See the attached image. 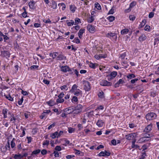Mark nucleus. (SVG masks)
Returning <instances> with one entry per match:
<instances>
[{
	"instance_id": "1",
	"label": "nucleus",
	"mask_w": 159,
	"mask_h": 159,
	"mask_svg": "<svg viewBox=\"0 0 159 159\" xmlns=\"http://www.w3.org/2000/svg\"><path fill=\"white\" fill-rule=\"evenodd\" d=\"M83 84L84 89L86 91H89L90 90V84L89 81L86 80L83 81Z\"/></svg>"
},
{
	"instance_id": "2",
	"label": "nucleus",
	"mask_w": 159,
	"mask_h": 159,
	"mask_svg": "<svg viewBox=\"0 0 159 159\" xmlns=\"http://www.w3.org/2000/svg\"><path fill=\"white\" fill-rule=\"evenodd\" d=\"M100 85L103 86H110L112 85V83L111 82H108L107 80H103L100 81Z\"/></svg>"
},
{
	"instance_id": "3",
	"label": "nucleus",
	"mask_w": 159,
	"mask_h": 159,
	"mask_svg": "<svg viewBox=\"0 0 159 159\" xmlns=\"http://www.w3.org/2000/svg\"><path fill=\"white\" fill-rule=\"evenodd\" d=\"M156 116V115L154 112L148 113L146 116L147 120H150L154 118Z\"/></svg>"
},
{
	"instance_id": "4",
	"label": "nucleus",
	"mask_w": 159,
	"mask_h": 159,
	"mask_svg": "<svg viewBox=\"0 0 159 159\" xmlns=\"http://www.w3.org/2000/svg\"><path fill=\"white\" fill-rule=\"evenodd\" d=\"M117 72L116 71H113L111 72L110 74L107 75V80L109 81L111 80L112 79H114L117 75Z\"/></svg>"
},
{
	"instance_id": "5",
	"label": "nucleus",
	"mask_w": 159,
	"mask_h": 159,
	"mask_svg": "<svg viewBox=\"0 0 159 159\" xmlns=\"http://www.w3.org/2000/svg\"><path fill=\"white\" fill-rule=\"evenodd\" d=\"M136 136V134L135 133H133L126 135L125 136V138L127 140H133L134 138H135Z\"/></svg>"
},
{
	"instance_id": "6",
	"label": "nucleus",
	"mask_w": 159,
	"mask_h": 159,
	"mask_svg": "<svg viewBox=\"0 0 159 159\" xmlns=\"http://www.w3.org/2000/svg\"><path fill=\"white\" fill-rule=\"evenodd\" d=\"M87 28L89 32L91 33H94L95 31V27L91 25H88L87 26Z\"/></svg>"
},
{
	"instance_id": "7",
	"label": "nucleus",
	"mask_w": 159,
	"mask_h": 159,
	"mask_svg": "<svg viewBox=\"0 0 159 159\" xmlns=\"http://www.w3.org/2000/svg\"><path fill=\"white\" fill-rule=\"evenodd\" d=\"M1 55L2 57H6L7 58H8L10 57V53L8 51H2L1 52Z\"/></svg>"
},
{
	"instance_id": "8",
	"label": "nucleus",
	"mask_w": 159,
	"mask_h": 159,
	"mask_svg": "<svg viewBox=\"0 0 159 159\" xmlns=\"http://www.w3.org/2000/svg\"><path fill=\"white\" fill-rule=\"evenodd\" d=\"M106 36L107 37L111 38V37L114 39H117V35L115 33H109L106 34Z\"/></svg>"
},
{
	"instance_id": "9",
	"label": "nucleus",
	"mask_w": 159,
	"mask_h": 159,
	"mask_svg": "<svg viewBox=\"0 0 159 159\" xmlns=\"http://www.w3.org/2000/svg\"><path fill=\"white\" fill-rule=\"evenodd\" d=\"M74 107H70L68 108H66L65 109V112L67 114H70V113H73Z\"/></svg>"
},
{
	"instance_id": "10",
	"label": "nucleus",
	"mask_w": 159,
	"mask_h": 159,
	"mask_svg": "<svg viewBox=\"0 0 159 159\" xmlns=\"http://www.w3.org/2000/svg\"><path fill=\"white\" fill-rule=\"evenodd\" d=\"M61 69L62 71L65 72L67 71H71V70L67 66H62Z\"/></svg>"
},
{
	"instance_id": "11",
	"label": "nucleus",
	"mask_w": 159,
	"mask_h": 159,
	"mask_svg": "<svg viewBox=\"0 0 159 159\" xmlns=\"http://www.w3.org/2000/svg\"><path fill=\"white\" fill-rule=\"evenodd\" d=\"M152 125L151 124H150L145 127L144 132L147 133L149 132L152 130Z\"/></svg>"
},
{
	"instance_id": "12",
	"label": "nucleus",
	"mask_w": 159,
	"mask_h": 159,
	"mask_svg": "<svg viewBox=\"0 0 159 159\" xmlns=\"http://www.w3.org/2000/svg\"><path fill=\"white\" fill-rule=\"evenodd\" d=\"M35 2L34 1H30L28 3V5L30 8L31 9L34 10L35 9L34 5Z\"/></svg>"
},
{
	"instance_id": "13",
	"label": "nucleus",
	"mask_w": 159,
	"mask_h": 159,
	"mask_svg": "<svg viewBox=\"0 0 159 159\" xmlns=\"http://www.w3.org/2000/svg\"><path fill=\"white\" fill-rule=\"evenodd\" d=\"M150 137L146 136V135H145L144 137H142L139 139L137 141V143H143L145 142V138H149Z\"/></svg>"
},
{
	"instance_id": "14",
	"label": "nucleus",
	"mask_w": 159,
	"mask_h": 159,
	"mask_svg": "<svg viewBox=\"0 0 159 159\" xmlns=\"http://www.w3.org/2000/svg\"><path fill=\"white\" fill-rule=\"evenodd\" d=\"M85 29H81L79 31L78 33V35L79 38L80 39H81L82 37V34L84 33Z\"/></svg>"
},
{
	"instance_id": "15",
	"label": "nucleus",
	"mask_w": 159,
	"mask_h": 159,
	"mask_svg": "<svg viewBox=\"0 0 159 159\" xmlns=\"http://www.w3.org/2000/svg\"><path fill=\"white\" fill-rule=\"evenodd\" d=\"M147 39V37L145 34H142L141 36L139 37V40L140 42H143Z\"/></svg>"
},
{
	"instance_id": "16",
	"label": "nucleus",
	"mask_w": 159,
	"mask_h": 159,
	"mask_svg": "<svg viewBox=\"0 0 159 159\" xmlns=\"http://www.w3.org/2000/svg\"><path fill=\"white\" fill-rule=\"evenodd\" d=\"M66 58V57L64 56L62 54H59L57 56L56 59L57 60H65Z\"/></svg>"
},
{
	"instance_id": "17",
	"label": "nucleus",
	"mask_w": 159,
	"mask_h": 159,
	"mask_svg": "<svg viewBox=\"0 0 159 159\" xmlns=\"http://www.w3.org/2000/svg\"><path fill=\"white\" fill-rule=\"evenodd\" d=\"M96 124L99 127H101L103 125V122L102 120H99L97 121Z\"/></svg>"
},
{
	"instance_id": "18",
	"label": "nucleus",
	"mask_w": 159,
	"mask_h": 159,
	"mask_svg": "<svg viewBox=\"0 0 159 159\" xmlns=\"http://www.w3.org/2000/svg\"><path fill=\"white\" fill-rule=\"evenodd\" d=\"M124 82V81L122 79H120L118 82L115 84V87H119V85L120 84H122Z\"/></svg>"
},
{
	"instance_id": "19",
	"label": "nucleus",
	"mask_w": 159,
	"mask_h": 159,
	"mask_svg": "<svg viewBox=\"0 0 159 159\" xmlns=\"http://www.w3.org/2000/svg\"><path fill=\"white\" fill-rule=\"evenodd\" d=\"M121 65L124 67V68H127L128 66H129V65L128 64L127 62L125 61H121Z\"/></svg>"
},
{
	"instance_id": "20",
	"label": "nucleus",
	"mask_w": 159,
	"mask_h": 159,
	"mask_svg": "<svg viewBox=\"0 0 159 159\" xmlns=\"http://www.w3.org/2000/svg\"><path fill=\"white\" fill-rule=\"evenodd\" d=\"M129 31V29H123L121 31V34H127Z\"/></svg>"
},
{
	"instance_id": "21",
	"label": "nucleus",
	"mask_w": 159,
	"mask_h": 159,
	"mask_svg": "<svg viewBox=\"0 0 159 159\" xmlns=\"http://www.w3.org/2000/svg\"><path fill=\"white\" fill-rule=\"evenodd\" d=\"M76 8V7L74 5H71L70 6V10L73 13H74L75 12Z\"/></svg>"
},
{
	"instance_id": "22",
	"label": "nucleus",
	"mask_w": 159,
	"mask_h": 159,
	"mask_svg": "<svg viewBox=\"0 0 159 159\" xmlns=\"http://www.w3.org/2000/svg\"><path fill=\"white\" fill-rule=\"evenodd\" d=\"M58 55V53L57 52H54L53 53H50L49 54V56L52 57L53 59L55 58Z\"/></svg>"
},
{
	"instance_id": "23",
	"label": "nucleus",
	"mask_w": 159,
	"mask_h": 159,
	"mask_svg": "<svg viewBox=\"0 0 159 159\" xmlns=\"http://www.w3.org/2000/svg\"><path fill=\"white\" fill-rule=\"evenodd\" d=\"M51 7L53 9H56L57 7V3L55 1H52V2Z\"/></svg>"
},
{
	"instance_id": "24",
	"label": "nucleus",
	"mask_w": 159,
	"mask_h": 159,
	"mask_svg": "<svg viewBox=\"0 0 159 159\" xmlns=\"http://www.w3.org/2000/svg\"><path fill=\"white\" fill-rule=\"evenodd\" d=\"M83 106L81 104H79L75 107L76 109H77L80 112H82V110Z\"/></svg>"
},
{
	"instance_id": "25",
	"label": "nucleus",
	"mask_w": 159,
	"mask_h": 159,
	"mask_svg": "<svg viewBox=\"0 0 159 159\" xmlns=\"http://www.w3.org/2000/svg\"><path fill=\"white\" fill-rule=\"evenodd\" d=\"M79 91H76L75 92H74V95L77 96H79L80 95H81L82 94V91L80 90L79 89H78Z\"/></svg>"
},
{
	"instance_id": "26",
	"label": "nucleus",
	"mask_w": 159,
	"mask_h": 159,
	"mask_svg": "<svg viewBox=\"0 0 159 159\" xmlns=\"http://www.w3.org/2000/svg\"><path fill=\"white\" fill-rule=\"evenodd\" d=\"M47 103L50 106H52L55 105L54 102L53 100H51L47 102Z\"/></svg>"
},
{
	"instance_id": "27",
	"label": "nucleus",
	"mask_w": 159,
	"mask_h": 159,
	"mask_svg": "<svg viewBox=\"0 0 159 159\" xmlns=\"http://www.w3.org/2000/svg\"><path fill=\"white\" fill-rule=\"evenodd\" d=\"M126 56V54L125 52H124L123 53L120 54V56H119V59H120L121 61H123Z\"/></svg>"
},
{
	"instance_id": "28",
	"label": "nucleus",
	"mask_w": 159,
	"mask_h": 159,
	"mask_svg": "<svg viewBox=\"0 0 159 159\" xmlns=\"http://www.w3.org/2000/svg\"><path fill=\"white\" fill-rule=\"evenodd\" d=\"M146 23V20L144 19L143 20L142 22L139 25V27L140 28H142L143 27L144 25H145Z\"/></svg>"
},
{
	"instance_id": "29",
	"label": "nucleus",
	"mask_w": 159,
	"mask_h": 159,
	"mask_svg": "<svg viewBox=\"0 0 159 159\" xmlns=\"http://www.w3.org/2000/svg\"><path fill=\"white\" fill-rule=\"evenodd\" d=\"M89 66L90 67L94 69L96 66H98V65L97 64L91 62L89 64Z\"/></svg>"
},
{
	"instance_id": "30",
	"label": "nucleus",
	"mask_w": 159,
	"mask_h": 159,
	"mask_svg": "<svg viewBox=\"0 0 159 159\" xmlns=\"http://www.w3.org/2000/svg\"><path fill=\"white\" fill-rule=\"evenodd\" d=\"M58 132L57 131L51 134V137L52 139H55L57 137V135L58 134Z\"/></svg>"
},
{
	"instance_id": "31",
	"label": "nucleus",
	"mask_w": 159,
	"mask_h": 159,
	"mask_svg": "<svg viewBox=\"0 0 159 159\" xmlns=\"http://www.w3.org/2000/svg\"><path fill=\"white\" fill-rule=\"evenodd\" d=\"M78 101L77 98L75 96H73L72 99L71 101L73 103H75L77 102Z\"/></svg>"
},
{
	"instance_id": "32",
	"label": "nucleus",
	"mask_w": 159,
	"mask_h": 159,
	"mask_svg": "<svg viewBox=\"0 0 159 159\" xmlns=\"http://www.w3.org/2000/svg\"><path fill=\"white\" fill-rule=\"evenodd\" d=\"M14 158L15 159H21V158H22V157L20 154H15Z\"/></svg>"
},
{
	"instance_id": "33",
	"label": "nucleus",
	"mask_w": 159,
	"mask_h": 159,
	"mask_svg": "<svg viewBox=\"0 0 159 159\" xmlns=\"http://www.w3.org/2000/svg\"><path fill=\"white\" fill-rule=\"evenodd\" d=\"M95 7L98 10H101V7L100 5L98 2H96L95 3Z\"/></svg>"
},
{
	"instance_id": "34",
	"label": "nucleus",
	"mask_w": 159,
	"mask_h": 159,
	"mask_svg": "<svg viewBox=\"0 0 159 159\" xmlns=\"http://www.w3.org/2000/svg\"><path fill=\"white\" fill-rule=\"evenodd\" d=\"M107 18L110 22H112L115 20V17L113 16H111L108 17Z\"/></svg>"
},
{
	"instance_id": "35",
	"label": "nucleus",
	"mask_w": 159,
	"mask_h": 159,
	"mask_svg": "<svg viewBox=\"0 0 159 159\" xmlns=\"http://www.w3.org/2000/svg\"><path fill=\"white\" fill-rule=\"evenodd\" d=\"M135 77V76L134 74H129L127 76V77L129 79H131L132 78H134Z\"/></svg>"
},
{
	"instance_id": "36",
	"label": "nucleus",
	"mask_w": 159,
	"mask_h": 159,
	"mask_svg": "<svg viewBox=\"0 0 159 159\" xmlns=\"http://www.w3.org/2000/svg\"><path fill=\"white\" fill-rule=\"evenodd\" d=\"M73 114H78L80 113V112L77 109H76L75 107H73Z\"/></svg>"
},
{
	"instance_id": "37",
	"label": "nucleus",
	"mask_w": 159,
	"mask_h": 159,
	"mask_svg": "<svg viewBox=\"0 0 159 159\" xmlns=\"http://www.w3.org/2000/svg\"><path fill=\"white\" fill-rule=\"evenodd\" d=\"M94 19L93 16H91L87 19V21L89 23H92L94 20Z\"/></svg>"
},
{
	"instance_id": "38",
	"label": "nucleus",
	"mask_w": 159,
	"mask_h": 159,
	"mask_svg": "<svg viewBox=\"0 0 159 159\" xmlns=\"http://www.w3.org/2000/svg\"><path fill=\"white\" fill-rule=\"evenodd\" d=\"M40 152V149H39L36 150H35L33 151L32 152L31 155H33V154L36 155V154H38Z\"/></svg>"
},
{
	"instance_id": "39",
	"label": "nucleus",
	"mask_w": 159,
	"mask_h": 159,
	"mask_svg": "<svg viewBox=\"0 0 159 159\" xmlns=\"http://www.w3.org/2000/svg\"><path fill=\"white\" fill-rule=\"evenodd\" d=\"M4 96H5L7 99H8L10 101H12L13 100V98H12L10 95H4Z\"/></svg>"
},
{
	"instance_id": "40",
	"label": "nucleus",
	"mask_w": 159,
	"mask_h": 159,
	"mask_svg": "<svg viewBox=\"0 0 159 159\" xmlns=\"http://www.w3.org/2000/svg\"><path fill=\"white\" fill-rule=\"evenodd\" d=\"M98 96L100 98H103L104 97V95L103 92L102 91L101 92H99V93H98Z\"/></svg>"
},
{
	"instance_id": "41",
	"label": "nucleus",
	"mask_w": 159,
	"mask_h": 159,
	"mask_svg": "<svg viewBox=\"0 0 159 159\" xmlns=\"http://www.w3.org/2000/svg\"><path fill=\"white\" fill-rule=\"evenodd\" d=\"M70 22L67 23V24L68 26H70L73 25L74 24V22L73 20H71Z\"/></svg>"
},
{
	"instance_id": "42",
	"label": "nucleus",
	"mask_w": 159,
	"mask_h": 159,
	"mask_svg": "<svg viewBox=\"0 0 159 159\" xmlns=\"http://www.w3.org/2000/svg\"><path fill=\"white\" fill-rule=\"evenodd\" d=\"M131 147L133 148H134V149L138 148L139 150H141V149L140 148L139 146L137 144H134L133 145H132Z\"/></svg>"
},
{
	"instance_id": "43",
	"label": "nucleus",
	"mask_w": 159,
	"mask_h": 159,
	"mask_svg": "<svg viewBox=\"0 0 159 159\" xmlns=\"http://www.w3.org/2000/svg\"><path fill=\"white\" fill-rule=\"evenodd\" d=\"M60 89L61 90H67L68 89L67 86L66 85H64L61 86L60 87Z\"/></svg>"
},
{
	"instance_id": "44",
	"label": "nucleus",
	"mask_w": 159,
	"mask_h": 159,
	"mask_svg": "<svg viewBox=\"0 0 159 159\" xmlns=\"http://www.w3.org/2000/svg\"><path fill=\"white\" fill-rule=\"evenodd\" d=\"M73 42L76 43H80V41L78 38H75L73 40Z\"/></svg>"
},
{
	"instance_id": "45",
	"label": "nucleus",
	"mask_w": 159,
	"mask_h": 159,
	"mask_svg": "<svg viewBox=\"0 0 159 159\" xmlns=\"http://www.w3.org/2000/svg\"><path fill=\"white\" fill-rule=\"evenodd\" d=\"M75 25H77L79 23H80V20L79 18H76L75 19Z\"/></svg>"
},
{
	"instance_id": "46",
	"label": "nucleus",
	"mask_w": 159,
	"mask_h": 159,
	"mask_svg": "<svg viewBox=\"0 0 159 159\" xmlns=\"http://www.w3.org/2000/svg\"><path fill=\"white\" fill-rule=\"evenodd\" d=\"M64 101V100L63 99L59 98L57 99L56 102L57 103H61L63 102Z\"/></svg>"
},
{
	"instance_id": "47",
	"label": "nucleus",
	"mask_w": 159,
	"mask_h": 159,
	"mask_svg": "<svg viewBox=\"0 0 159 159\" xmlns=\"http://www.w3.org/2000/svg\"><path fill=\"white\" fill-rule=\"evenodd\" d=\"M135 16L134 15H131L129 16V18L130 20L134 21L135 19Z\"/></svg>"
},
{
	"instance_id": "48",
	"label": "nucleus",
	"mask_w": 159,
	"mask_h": 159,
	"mask_svg": "<svg viewBox=\"0 0 159 159\" xmlns=\"http://www.w3.org/2000/svg\"><path fill=\"white\" fill-rule=\"evenodd\" d=\"M75 129L70 127L68 128V132L70 133H72L75 131Z\"/></svg>"
},
{
	"instance_id": "49",
	"label": "nucleus",
	"mask_w": 159,
	"mask_h": 159,
	"mask_svg": "<svg viewBox=\"0 0 159 159\" xmlns=\"http://www.w3.org/2000/svg\"><path fill=\"white\" fill-rule=\"evenodd\" d=\"M99 157H105L104 151L100 152L98 155Z\"/></svg>"
},
{
	"instance_id": "50",
	"label": "nucleus",
	"mask_w": 159,
	"mask_h": 159,
	"mask_svg": "<svg viewBox=\"0 0 159 159\" xmlns=\"http://www.w3.org/2000/svg\"><path fill=\"white\" fill-rule=\"evenodd\" d=\"M77 86L75 84H74L72 88L70 90V91L73 92V90H74L76 89L77 88Z\"/></svg>"
},
{
	"instance_id": "51",
	"label": "nucleus",
	"mask_w": 159,
	"mask_h": 159,
	"mask_svg": "<svg viewBox=\"0 0 159 159\" xmlns=\"http://www.w3.org/2000/svg\"><path fill=\"white\" fill-rule=\"evenodd\" d=\"M114 9L112 7L111 10L109 11L108 14H113L114 13Z\"/></svg>"
},
{
	"instance_id": "52",
	"label": "nucleus",
	"mask_w": 159,
	"mask_h": 159,
	"mask_svg": "<svg viewBox=\"0 0 159 159\" xmlns=\"http://www.w3.org/2000/svg\"><path fill=\"white\" fill-rule=\"evenodd\" d=\"M53 154H54V156L55 157H59V153L57 151H54L53 152Z\"/></svg>"
},
{
	"instance_id": "53",
	"label": "nucleus",
	"mask_w": 159,
	"mask_h": 159,
	"mask_svg": "<svg viewBox=\"0 0 159 159\" xmlns=\"http://www.w3.org/2000/svg\"><path fill=\"white\" fill-rule=\"evenodd\" d=\"M55 150L56 151H60L61 150V147L59 146H57L55 148Z\"/></svg>"
},
{
	"instance_id": "54",
	"label": "nucleus",
	"mask_w": 159,
	"mask_h": 159,
	"mask_svg": "<svg viewBox=\"0 0 159 159\" xmlns=\"http://www.w3.org/2000/svg\"><path fill=\"white\" fill-rule=\"evenodd\" d=\"M55 125H56L55 123H53L51 125L49 126L48 127V129H50L54 127L55 126Z\"/></svg>"
},
{
	"instance_id": "55",
	"label": "nucleus",
	"mask_w": 159,
	"mask_h": 159,
	"mask_svg": "<svg viewBox=\"0 0 159 159\" xmlns=\"http://www.w3.org/2000/svg\"><path fill=\"white\" fill-rule=\"evenodd\" d=\"M105 157L109 156L110 155V153L109 151H108L106 150L104 151Z\"/></svg>"
},
{
	"instance_id": "56",
	"label": "nucleus",
	"mask_w": 159,
	"mask_h": 159,
	"mask_svg": "<svg viewBox=\"0 0 159 159\" xmlns=\"http://www.w3.org/2000/svg\"><path fill=\"white\" fill-rule=\"evenodd\" d=\"M8 110L6 109H3L2 111V114L3 115H5L7 114Z\"/></svg>"
},
{
	"instance_id": "57",
	"label": "nucleus",
	"mask_w": 159,
	"mask_h": 159,
	"mask_svg": "<svg viewBox=\"0 0 159 159\" xmlns=\"http://www.w3.org/2000/svg\"><path fill=\"white\" fill-rule=\"evenodd\" d=\"M21 93L24 96H26L29 93L26 91H24L22 90Z\"/></svg>"
},
{
	"instance_id": "58",
	"label": "nucleus",
	"mask_w": 159,
	"mask_h": 159,
	"mask_svg": "<svg viewBox=\"0 0 159 159\" xmlns=\"http://www.w3.org/2000/svg\"><path fill=\"white\" fill-rule=\"evenodd\" d=\"M49 141L48 140H46L43 143V145L44 146L45 145H48L49 144Z\"/></svg>"
},
{
	"instance_id": "59",
	"label": "nucleus",
	"mask_w": 159,
	"mask_h": 159,
	"mask_svg": "<svg viewBox=\"0 0 159 159\" xmlns=\"http://www.w3.org/2000/svg\"><path fill=\"white\" fill-rule=\"evenodd\" d=\"M12 117H11L10 120V121L12 122L13 123H14L15 122V120H16V118L14 116H12Z\"/></svg>"
},
{
	"instance_id": "60",
	"label": "nucleus",
	"mask_w": 159,
	"mask_h": 159,
	"mask_svg": "<svg viewBox=\"0 0 159 159\" xmlns=\"http://www.w3.org/2000/svg\"><path fill=\"white\" fill-rule=\"evenodd\" d=\"M47 153V151L45 149H43L41 151V153L43 155H45Z\"/></svg>"
},
{
	"instance_id": "61",
	"label": "nucleus",
	"mask_w": 159,
	"mask_h": 159,
	"mask_svg": "<svg viewBox=\"0 0 159 159\" xmlns=\"http://www.w3.org/2000/svg\"><path fill=\"white\" fill-rule=\"evenodd\" d=\"M43 82L44 84H49V81L47 80L44 79L43 80Z\"/></svg>"
},
{
	"instance_id": "62",
	"label": "nucleus",
	"mask_w": 159,
	"mask_h": 159,
	"mask_svg": "<svg viewBox=\"0 0 159 159\" xmlns=\"http://www.w3.org/2000/svg\"><path fill=\"white\" fill-rule=\"evenodd\" d=\"M43 22L45 23H51V21L49 19H48L47 20H43Z\"/></svg>"
},
{
	"instance_id": "63",
	"label": "nucleus",
	"mask_w": 159,
	"mask_h": 159,
	"mask_svg": "<svg viewBox=\"0 0 159 159\" xmlns=\"http://www.w3.org/2000/svg\"><path fill=\"white\" fill-rule=\"evenodd\" d=\"M111 142L112 145H116V141L115 139H113L112 140Z\"/></svg>"
},
{
	"instance_id": "64",
	"label": "nucleus",
	"mask_w": 159,
	"mask_h": 159,
	"mask_svg": "<svg viewBox=\"0 0 159 159\" xmlns=\"http://www.w3.org/2000/svg\"><path fill=\"white\" fill-rule=\"evenodd\" d=\"M154 15V13L153 12H151L149 14L148 17L149 18H152Z\"/></svg>"
}]
</instances>
